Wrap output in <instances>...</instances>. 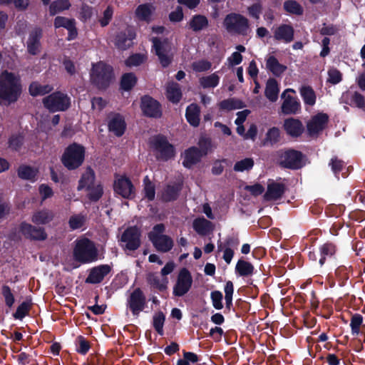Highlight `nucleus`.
<instances>
[{
	"mask_svg": "<svg viewBox=\"0 0 365 365\" xmlns=\"http://www.w3.org/2000/svg\"><path fill=\"white\" fill-rule=\"evenodd\" d=\"M18 76L5 71L0 74V98L9 102L16 101L21 93Z\"/></svg>",
	"mask_w": 365,
	"mask_h": 365,
	"instance_id": "obj_1",
	"label": "nucleus"
},
{
	"mask_svg": "<svg viewBox=\"0 0 365 365\" xmlns=\"http://www.w3.org/2000/svg\"><path fill=\"white\" fill-rule=\"evenodd\" d=\"M75 260L81 263H89L98 258V250L94 243L88 238L78 240L73 249Z\"/></svg>",
	"mask_w": 365,
	"mask_h": 365,
	"instance_id": "obj_2",
	"label": "nucleus"
},
{
	"mask_svg": "<svg viewBox=\"0 0 365 365\" xmlns=\"http://www.w3.org/2000/svg\"><path fill=\"white\" fill-rule=\"evenodd\" d=\"M150 148L158 160L166 161L175 155V149L165 136L158 135L150 138Z\"/></svg>",
	"mask_w": 365,
	"mask_h": 365,
	"instance_id": "obj_3",
	"label": "nucleus"
},
{
	"mask_svg": "<svg viewBox=\"0 0 365 365\" xmlns=\"http://www.w3.org/2000/svg\"><path fill=\"white\" fill-rule=\"evenodd\" d=\"M85 150L82 145L73 143L66 148L61 157L63 165L68 170L78 168L83 162Z\"/></svg>",
	"mask_w": 365,
	"mask_h": 365,
	"instance_id": "obj_4",
	"label": "nucleus"
},
{
	"mask_svg": "<svg viewBox=\"0 0 365 365\" xmlns=\"http://www.w3.org/2000/svg\"><path fill=\"white\" fill-rule=\"evenodd\" d=\"M223 25L230 34L247 36L250 31L248 19L238 14L232 13L227 15Z\"/></svg>",
	"mask_w": 365,
	"mask_h": 365,
	"instance_id": "obj_5",
	"label": "nucleus"
},
{
	"mask_svg": "<svg viewBox=\"0 0 365 365\" xmlns=\"http://www.w3.org/2000/svg\"><path fill=\"white\" fill-rule=\"evenodd\" d=\"M165 227L160 223L155 225L153 230L148 233V238L158 251L167 252L173 247V240L168 235H163Z\"/></svg>",
	"mask_w": 365,
	"mask_h": 365,
	"instance_id": "obj_6",
	"label": "nucleus"
},
{
	"mask_svg": "<svg viewBox=\"0 0 365 365\" xmlns=\"http://www.w3.org/2000/svg\"><path fill=\"white\" fill-rule=\"evenodd\" d=\"M113 78L112 68L103 63L99 62L93 65L91 73V79L99 88H106L110 84Z\"/></svg>",
	"mask_w": 365,
	"mask_h": 365,
	"instance_id": "obj_7",
	"label": "nucleus"
},
{
	"mask_svg": "<svg viewBox=\"0 0 365 365\" xmlns=\"http://www.w3.org/2000/svg\"><path fill=\"white\" fill-rule=\"evenodd\" d=\"M17 232L21 233L25 238L31 240H45L47 238V234L44 228L36 227L26 222H22L18 229L15 228L11 233V237L13 240L19 239L21 237Z\"/></svg>",
	"mask_w": 365,
	"mask_h": 365,
	"instance_id": "obj_8",
	"label": "nucleus"
},
{
	"mask_svg": "<svg viewBox=\"0 0 365 365\" xmlns=\"http://www.w3.org/2000/svg\"><path fill=\"white\" fill-rule=\"evenodd\" d=\"M44 106L51 112H63L71 105L70 98L61 92H54L43 99Z\"/></svg>",
	"mask_w": 365,
	"mask_h": 365,
	"instance_id": "obj_9",
	"label": "nucleus"
},
{
	"mask_svg": "<svg viewBox=\"0 0 365 365\" xmlns=\"http://www.w3.org/2000/svg\"><path fill=\"white\" fill-rule=\"evenodd\" d=\"M153 48L163 66H168L172 60L171 43L167 38H152Z\"/></svg>",
	"mask_w": 365,
	"mask_h": 365,
	"instance_id": "obj_10",
	"label": "nucleus"
},
{
	"mask_svg": "<svg viewBox=\"0 0 365 365\" xmlns=\"http://www.w3.org/2000/svg\"><path fill=\"white\" fill-rule=\"evenodd\" d=\"M192 283V279L190 272L186 268L182 269L173 287L174 295L177 297L184 296L190 290Z\"/></svg>",
	"mask_w": 365,
	"mask_h": 365,
	"instance_id": "obj_11",
	"label": "nucleus"
},
{
	"mask_svg": "<svg viewBox=\"0 0 365 365\" xmlns=\"http://www.w3.org/2000/svg\"><path fill=\"white\" fill-rule=\"evenodd\" d=\"M140 232L136 227H130L123 233L120 240L124 245L125 249L135 250L140 245Z\"/></svg>",
	"mask_w": 365,
	"mask_h": 365,
	"instance_id": "obj_12",
	"label": "nucleus"
},
{
	"mask_svg": "<svg viewBox=\"0 0 365 365\" xmlns=\"http://www.w3.org/2000/svg\"><path fill=\"white\" fill-rule=\"evenodd\" d=\"M289 93H296L292 88H287L282 94V98L284 100L282 106V111L284 114L296 113L301 110V103L299 101L293 96L289 95Z\"/></svg>",
	"mask_w": 365,
	"mask_h": 365,
	"instance_id": "obj_13",
	"label": "nucleus"
},
{
	"mask_svg": "<svg viewBox=\"0 0 365 365\" xmlns=\"http://www.w3.org/2000/svg\"><path fill=\"white\" fill-rule=\"evenodd\" d=\"M146 304V298L140 288H136L130 295L128 305L133 315L138 316Z\"/></svg>",
	"mask_w": 365,
	"mask_h": 365,
	"instance_id": "obj_14",
	"label": "nucleus"
},
{
	"mask_svg": "<svg viewBox=\"0 0 365 365\" xmlns=\"http://www.w3.org/2000/svg\"><path fill=\"white\" fill-rule=\"evenodd\" d=\"M279 164L284 168L298 169L302 167V153L294 150L285 151L280 155Z\"/></svg>",
	"mask_w": 365,
	"mask_h": 365,
	"instance_id": "obj_15",
	"label": "nucleus"
},
{
	"mask_svg": "<svg viewBox=\"0 0 365 365\" xmlns=\"http://www.w3.org/2000/svg\"><path fill=\"white\" fill-rule=\"evenodd\" d=\"M113 187L115 192L124 198L132 199L135 197V187L128 178L120 177L115 180Z\"/></svg>",
	"mask_w": 365,
	"mask_h": 365,
	"instance_id": "obj_16",
	"label": "nucleus"
},
{
	"mask_svg": "<svg viewBox=\"0 0 365 365\" xmlns=\"http://www.w3.org/2000/svg\"><path fill=\"white\" fill-rule=\"evenodd\" d=\"M135 32L130 27L119 32L115 38V46L120 50H125L133 44V40L135 38Z\"/></svg>",
	"mask_w": 365,
	"mask_h": 365,
	"instance_id": "obj_17",
	"label": "nucleus"
},
{
	"mask_svg": "<svg viewBox=\"0 0 365 365\" xmlns=\"http://www.w3.org/2000/svg\"><path fill=\"white\" fill-rule=\"evenodd\" d=\"M328 121V115H314L307 122V131L310 136H317L324 128Z\"/></svg>",
	"mask_w": 365,
	"mask_h": 365,
	"instance_id": "obj_18",
	"label": "nucleus"
},
{
	"mask_svg": "<svg viewBox=\"0 0 365 365\" xmlns=\"http://www.w3.org/2000/svg\"><path fill=\"white\" fill-rule=\"evenodd\" d=\"M294 29L288 24H282L274 31V38L277 41L288 43L294 40Z\"/></svg>",
	"mask_w": 365,
	"mask_h": 365,
	"instance_id": "obj_19",
	"label": "nucleus"
},
{
	"mask_svg": "<svg viewBox=\"0 0 365 365\" xmlns=\"http://www.w3.org/2000/svg\"><path fill=\"white\" fill-rule=\"evenodd\" d=\"M110 267L107 264L101 265L93 268L88 277L86 279V283L97 284L100 283L110 272Z\"/></svg>",
	"mask_w": 365,
	"mask_h": 365,
	"instance_id": "obj_20",
	"label": "nucleus"
},
{
	"mask_svg": "<svg viewBox=\"0 0 365 365\" xmlns=\"http://www.w3.org/2000/svg\"><path fill=\"white\" fill-rule=\"evenodd\" d=\"M203 157L202 154L200 153V151H199V149L197 147L192 146L190 148L187 149L185 151L184 155V160L182 161V165L187 168H190L194 165L199 163Z\"/></svg>",
	"mask_w": 365,
	"mask_h": 365,
	"instance_id": "obj_21",
	"label": "nucleus"
},
{
	"mask_svg": "<svg viewBox=\"0 0 365 365\" xmlns=\"http://www.w3.org/2000/svg\"><path fill=\"white\" fill-rule=\"evenodd\" d=\"M56 28L63 27L69 32L68 40L73 39L77 35L75 20L63 16H57L54 20Z\"/></svg>",
	"mask_w": 365,
	"mask_h": 365,
	"instance_id": "obj_22",
	"label": "nucleus"
},
{
	"mask_svg": "<svg viewBox=\"0 0 365 365\" xmlns=\"http://www.w3.org/2000/svg\"><path fill=\"white\" fill-rule=\"evenodd\" d=\"M284 191L285 187L283 184L272 182L267 186V192L264 195V199L267 201L279 200L282 197Z\"/></svg>",
	"mask_w": 365,
	"mask_h": 365,
	"instance_id": "obj_23",
	"label": "nucleus"
},
{
	"mask_svg": "<svg viewBox=\"0 0 365 365\" xmlns=\"http://www.w3.org/2000/svg\"><path fill=\"white\" fill-rule=\"evenodd\" d=\"M141 108L144 114H159L162 112L160 103L148 96L141 98Z\"/></svg>",
	"mask_w": 365,
	"mask_h": 365,
	"instance_id": "obj_24",
	"label": "nucleus"
},
{
	"mask_svg": "<svg viewBox=\"0 0 365 365\" xmlns=\"http://www.w3.org/2000/svg\"><path fill=\"white\" fill-rule=\"evenodd\" d=\"M41 37V30L38 28L33 29L27 41V49L29 53L36 55L39 51L40 38Z\"/></svg>",
	"mask_w": 365,
	"mask_h": 365,
	"instance_id": "obj_25",
	"label": "nucleus"
},
{
	"mask_svg": "<svg viewBox=\"0 0 365 365\" xmlns=\"http://www.w3.org/2000/svg\"><path fill=\"white\" fill-rule=\"evenodd\" d=\"M300 96L307 107H313L317 101V96L314 89L309 86H302L299 89Z\"/></svg>",
	"mask_w": 365,
	"mask_h": 365,
	"instance_id": "obj_26",
	"label": "nucleus"
},
{
	"mask_svg": "<svg viewBox=\"0 0 365 365\" xmlns=\"http://www.w3.org/2000/svg\"><path fill=\"white\" fill-rule=\"evenodd\" d=\"M284 127L287 133L292 137L299 136L304 130L302 123L299 120L294 118L287 119Z\"/></svg>",
	"mask_w": 365,
	"mask_h": 365,
	"instance_id": "obj_27",
	"label": "nucleus"
},
{
	"mask_svg": "<svg viewBox=\"0 0 365 365\" xmlns=\"http://www.w3.org/2000/svg\"><path fill=\"white\" fill-rule=\"evenodd\" d=\"M197 145L199 151L202 156L212 153L217 148V143L207 135L200 136Z\"/></svg>",
	"mask_w": 365,
	"mask_h": 365,
	"instance_id": "obj_28",
	"label": "nucleus"
},
{
	"mask_svg": "<svg viewBox=\"0 0 365 365\" xmlns=\"http://www.w3.org/2000/svg\"><path fill=\"white\" fill-rule=\"evenodd\" d=\"M182 186L179 183L168 185L162 192V200L165 202L175 200L178 198Z\"/></svg>",
	"mask_w": 365,
	"mask_h": 365,
	"instance_id": "obj_29",
	"label": "nucleus"
},
{
	"mask_svg": "<svg viewBox=\"0 0 365 365\" xmlns=\"http://www.w3.org/2000/svg\"><path fill=\"white\" fill-rule=\"evenodd\" d=\"M53 217L54 215L52 211L43 209L33 214L31 221L36 225H45L50 222L53 219Z\"/></svg>",
	"mask_w": 365,
	"mask_h": 365,
	"instance_id": "obj_30",
	"label": "nucleus"
},
{
	"mask_svg": "<svg viewBox=\"0 0 365 365\" xmlns=\"http://www.w3.org/2000/svg\"><path fill=\"white\" fill-rule=\"evenodd\" d=\"M126 128L124 118L122 115H115L108 123V128L117 136L123 135Z\"/></svg>",
	"mask_w": 365,
	"mask_h": 365,
	"instance_id": "obj_31",
	"label": "nucleus"
},
{
	"mask_svg": "<svg viewBox=\"0 0 365 365\" xmlns=\"http://www.w3.org/2000/svg\"><path fill=\"white\" fill-rule=\"evenodd\" d=\"M266 66L274 76H279L287 69V66L281 64L274 56H269L266 59Z\"/></svg>",
	"mask_w": 365,
	"mask_h": 365,
	"instance_id": "obj_32",
	"label": "nucleus"
},
{
	"mask_svg": "<svg viewBox=\"0 0 365 365\" xmlns=\"http://www.w3.org/2000/svg\"><path fill=\"white\" fill-rule=\"evenodd\" d=\"M194 230L200 235H206L212 230V223L205 219L197 218L193 221Z\"/></svg>",
	"mask_w": 365,
	"mask_h": 365,
	"instance_id": "obj_33",
	"label": "nucleus"
},
{
	"mask_svg": "<svg viewBox=\"0 0 365 365\" xmlns=\"http://www.w3.org/2000/svg\"><path fill=\"white\" fill-rule=\"evenodd\" d=\"M166 96L169 101L173 103L178 102L182 97L179 84L175 82L168 83L166 87Z\"/></svg>",
	"mask_w": 365,
	"mask_h": 365,
	"instance_id": "obj_34",
	"label": "nucleus"
},
{
	"mask_svg": "<svg viewBox=\"0 0 365 365\" xmlns=\"http://www.w3.org/2000/svg\"><path fill=\"white\" fill-rule=\"evenodd\" d=\"M155 7L152 4H145L138 6L135 10V14L140 20L149 21Z\"/></svg>",
	"mask_w": 365,
	"mask_h": 365,
	"instance_id": "obj_35",
	"label": "nucleus"
},
{
	"mask_svg": "<svg viewBox=\"0 0 365 365\" xmlns=\"http://www.w3.org/2000/svg\"><path fill=\"white\" fill-rule=\"evenodd\" d=\"M279 89L277 81L269 78L266 85L265 96L271 101H277Z\"/></svg>",
	"mask_w": 365,
	"mask_h": 365,
	"instance_id": "obj_36",
	"label": "nucleus"
},
{
	"mask_svg": "<svg viewBox=\"0 0 365 365\" xmlns=\"http://www.w3.org/2000/svg\"><path fill=\"white\" fill-rule=\"evenodd\" d=\"M95 180V174L93 170L88 168L86 171L83 174L78 186V190H82L83 188L91 189V186L93 185Z\"/></svg>",
	"mask_w": 365,
	"mask_h": 365,
	"instance_id": "obj_37",
	"label": "nucleus"
},
{
	"mask_svg": "<svg viewBox=\"0 0 365 365\" xmlns=\"http://www.w3.org/2000/svg\"><path fill=\"white\" fill-rule=\"evenodd\" d=\"M220 82V76L213 73L210 75L202 76L199 79V83L203 88H214Z\"/></svg>",
	"mask_w": 365,
	"mask_h": 365,
	"instance_id": "obj_38",
	"label": "nucleus"
},
{
	"mask_svg": "<svg viewBox=\"0 0 365 365\" xmlns=\"http://www.w3.org/2000/svg\"><path fill=\"white\" fill-rule=\"evenodd\" d=\"M53 87L50 85H41L37 82H33L29 86V93L33 96H43L50 93Z\"/></svg>",
	"mask_w": 365,
	"mask_h": 365,
	"instance_id": "obj_39",
	"label": "nucleus"
},
{
	"mask_svg": "<svg viewBox=\"0 0 365 365\" xmlns=\"http://www.w3.org/2000/svg\"><path fill=\"white\" fill-rule=\"evenodd\" d=\"M208 25L207 18L202 15L194 16L190 21V27L194 31H199L206 28Z\"/></svg>",
	"mask_w": 365,
	"mask_h": 365,
	"instance_id": "obj_40",
	"label": "nucleus"
},
{
	"mask_svg": "<svg viewBox=\"0 0 365 365\" xmlns=\"http://www.w3.org/2000/svg\"><path fill=\"white\" fill-rule=\"evenodd\" d=\"M71 6L68 0H56L52 2L49 7V13L54 16L58 13L67 10Z\"/></svg>",
	"mask_w": 365,
	"mask_h": 365,
	"instance_id": "obj_41",
	"label": "nucleus"
},
{
	"mask_svg": "<svg viewBox=\"0 0 365 365\" xmlns=\"http://www.w3.org/2000/svg\"><path fill=\"white\" fill-rule=\"evenodd\" d=\"M220 107L225 111H230L242 108L243 107V103L237 99L229 98L220 102Z\"/></svg>",
	"mask_w": 365,
	"mask_h": 365,
	"instance_id": "obj_42",
	"label": "nucleus"
},
{
	"mask_svg": "<svg viewBox=\"0 0 365 365\" xmlns=\"http://www.w3.org/2000/svg\"><path fill=\"white\" fill-rule=\"evenodd\" d=\"M284 10L292 14L302 15L304 12L303 7L296 1L288 0L284 3Z\"/></svg>",
	"mask_w": 365,
	"mask_h": 365,
	"instance_id": "obj_43",
	"label": "nucleus"
},
{
	"mask_svg": "<svg viewBox=\"0 0 365 365\" xmlns=\"http://www.w3.org/2000/svg\"><path fill=\"white\" fill-rule=\"evenodd\" d=\"M254 267L251 263L240 259L236 265V271L241 276H249L252 274Z\"/></svg>",
	"mask_w": 365,
	"mask_h": 365,
	"instance_id": "obj_44",
	"label": "nucleus"
},
{
	"mask_svg": "<svg viewBox=\"0 0 365 365\" xmlns=\"http://www.w3.org/2000/svg\"><path fill=\"white\" fill-rule=\"evenodd\" d=\"M36 175V170L28 165H21L18 169V176L24 180H32Z\"/></svg>",
	"mask_w": 365,
	"mask_h": 365,
	"instance_id": "obj_45",
	"label": "nucleus"
},
{
	"mask_svg": "<svg viewBox=\"0 0 365 365\" xmlns=\"http://www.w3.org/2000/svg\"><path fill=\"white\" fill-rule=\"evenodd\" d=\"M136 82L137 78L133 73H125L121 78V88L125 91H129L135 85Z\"/></svg>",
	"mask_w": 365,
	"mask_h": 365,
	"instance_id": "obj_46",
	"label": "nucleus"
},
{
	"mask_svg": "<svg viewBox=\"0 0 365 365\" xmlns=\"http://www.w3.org/2000/svg\"><path fill=\"white\" fill-rule=\"evenodd\" d=\"M24 142V138L21 134H14L9 139V148L18 151L21 149Z\"/></svg>",
	"mask_w": 365,
	"mask_h": 365,
	"instance_id": "obj_47",
	"label": "nucleus"
},
{
	"mask_svg": "<svg viewBox=\"0 0 365 365\" xmlns=\"http://www.w3.org/2000/svg\"><path fill=\"white\" fill-rule=\"evenodd\" d=\"M165 320V314L162 312L155 313L153 316V327L160 335L163 334V325Z\"/></svg>",
	"mask_w": 365,
	"mask_h": 365,
	"instance_id": "obj_48",
	"label": "nucleus"
},
{
	"mask_svg": "<svg viewBox=\"0 0 365 365\" xmlns=\"http://www.w3.org/2000/svg\"><path fill=\"white\" fill-rule=\"evenodd\" d=\"M254 165V160L252 158H245L237 161L234 165V170L242 172L250 170Z\"/></svg>",
	"mask_w": 365,
	"mask_h": 365,
	"instance_id": "obj_49",
	"label": "nucleus"
},
{
	"mask_svg": "<svg viewBox=\"0 0 365 365\" xmlns=\"http://www.w3.org/2000/svg\"><path fill=\"white\" fill-rule=\"evenodd\" d=\"M192 68L196 72H204L211 68L212 64L210 61L201 59L192 63Z\"/></svg>",
	"mask_w": 365,
	"mask_h": 365,
	"instance_id": "obj_50",
	"label": "nucleus"
},
{
	"mask_svg": "<svg viewBox=\"0 0 365 365\" xmlns=\"http://www.w3.org/2000/svg\"><path fill=\"white\" fill-rule=\"evenodd\" d=\"M31 303L30 302H24L17 308L16 312L14 314V317L16 319H21L28 313Z\"/></svg>",
	"mask_w": 365,
	"mask_h": 365,
	"instance_id": "obj_51",
	"label": "nucleus"
},
{
	"mask_svg": "<svg viewBox=\"0 0 365 365\" xmlns=\"http://www.w3.org/2000/svg\"><path fill=\"white\" fill-rule=\"evenodd\" d=\"M145 187L144 191L145 197L149 200H153L155 198V191L154 185L150 181L148 177L144 179Z\"/></svg>",
	"mask_w": 365,
	"mask_h": 365,
	"instance_id": "obj_52",
	"label": "nucleus"
},
{
	"mask_svg": "<svg viewBox=\"0 0 365 365\" xmlns=\"http://www.w3.org/2000/svg\"><path fill=\"white\" fill-rule=\"evenodd\" d=\"M279 130L276 128H271L267 133V137L264 144L273 145L279 140Z\"/></svg>",
	"mask_w": 365,
	"mask_h": 365,
	"instance_id": "obj_53",
	"label": "nucleus"
},
{
	"mask_svg": "<svg viewBox=\"0 0 365 365\" xmlns=\"http://www.w3.org/2000/svg\"><path fill=\"white\" fill-rule=\"evenodd\" d=\"M211 299L212 305L216 309H221L223 307L222 302V294L220 291H213L211 292Z\"/></svg>",
	"mask_w": 365,
	"mask_h": 365,
	"instance_id": "obj_54",
	"label": "nucleus"
},
{
	"mask_svg": "<svg viewBox=\"0 0 365 365\" xmlns=\"http://www.w3.org/2000/svg\"><path fill=\"white\" fill-rule=\"evenodd\" d=\"M147 279L150 284L158 288L160 291H163L167 287L166 284L160 282L158 277L153 273H150Z\"/></svg>",
	"mask_w": 365,
	"mask_h": 365,
	"instance_id": "obj_55",
	"label": "nucleus"
},
{
	"mask_svg": "<svg viewBox=\"0 0 365 365\" xmlns=\"http://www.w3.org/2000/svg\"><path fill=\"white\" fill-rule=\"evenodd\" d=\"M328 76L327 81L332 84H336L341 81V73L336 68L329 69Z\"/></svg>",
	"mask_w": 365,
	"mask_h": 365,
	"instance_id": "obj_56",
	"label": "nucleus"
},
{
	"mask_svg": "<svg viewBox=\"0 0 365 365\" xmlns=\"http://www.w3.org/2000/svg\"><path fill=\"white\" fill-rule=\"evenodd\" d=\"M145 60L143 55L134 54L130 56L125 61V64L128 66H137L141 64Z\"/></svg>",
	"mask_w": 365,
	"mask_h": 365,
	"instance_id": "obj_57",
	"label": "nucleus"
},
{
	"mask_svg": "<svg viewBox=\"0 0 365 365\" xmlns=\"http://www.w3.org/2000/svg\"><path fill=\"white\" fill-rule=\"evenodd\" d=\"M70 227L73 230L81 228L84 223V217L80 215L71 216L69 219Z\"/></svg>",
	"mask_w": 365,
	"mask_h": 365,
	"instance_id": "obj_58",
	"label": "nucleus"
},
{
	"mask_svg": "<svg viewBox=\"0 0 365 365\" xmlns=\"http://www.w3.org/2000/svg\"><path fill=\"white\" fill-rule=\"evenodd\" d=\"M363 318L360 314H354L351 319V327L353 334H358L359 332V327L362 323Z\"/></svg>",
	"mask_w": 365,
	"mask_h": 365,
	"instance_id": "obj_59",
	"label": "nucleus"
},
{
	"mask_svg": "<svg viewBox=\"0 0 365 365\" xmlns=\"http://www.w3.org/2000/svg\"><path fill=\"white\" fill-rule=\"evenodd\" d=\"M88 190H90L88 193V197L92 201H97L102 196L103 189L100 185H98L96 187H94L93 185L91 186V188Z\"/></svg>",
	"mask_w": 365,
	"mask_h": 365,
	"instance_id": "obj_60",
	"label": "nucleus"
},
{
	"mask_svg": "<svg viewBox=\"0 0 365 365\" xmlns=\"http://www.w3.org/2000/svg\"><path fill=\"white\" fill-rule=\"evenodd\" d=\"M2 294L5 298L6 304L11 307L14 303V297L8 286H4L2 288Z\"/></svg>",
	"mask_w": 365,
	"mask_h": 365,
	"instance_id": "obj_61",
	"label": "nucleus"
},
{
	"mask_svg": "<svg viewBox=\"0 0 365 365\" xmlns=\"http://www.w3.org/2000/svg\"><path fill=\"white\" fill-rule=\"evenodd\" d=\"M248 13L250 16L259 19V16L262 13V6L259 4H255L251 6L248 7Z\"/></svg>",
	"mask_w": 365,
	"mask_h": 365,
	"instance_id": "obj_62",
	"label": "nucleus"
},
{
	"mask_svg": "<svg viewBox=\"0 0 365 365\" xmlns=\"http://www.w3.org/2000/svg\"><path fill=\"white\" fill-rule=\"evenodd\" d=\"M242 56L239 52L232 53V54L227 58L229 65L231 66L240 64L242 62Z\"/></svg>",
	"mask_w": 365,
	"mask_h": 365,
	"instance_id": "obj_63",
	"label": "nucleus"
},
{
	"mask_svg": "<svg viewBox=\"0 0 365 365\" xmlns=\"http://www.w3.org/2000/svg\"><path fill=\"white\" fill-rule=\"evenodd\" d=\"M113 16V10L110 7H108L103 12V17L100 20L101 25L106 26L110 22Z\"/></svg>",
	"mask_w": 365,
	"mask_h": 365,
	"instance_id": "obj_64",
	"label": "nucleus"
}]
</instances>
